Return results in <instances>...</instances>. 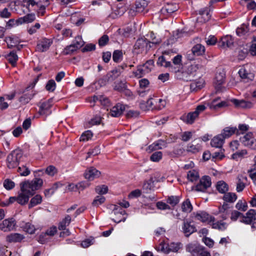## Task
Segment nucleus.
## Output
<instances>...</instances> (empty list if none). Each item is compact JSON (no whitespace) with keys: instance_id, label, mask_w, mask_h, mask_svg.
<instances>
[{"instance_id":"f257e3e1","label":"nucleus","mask_w":256,"mask_h":256,"mask_svg":"<svg viewBox=\"0 0 256 256\" xmlns=\"http://www.w3.org/2000/svg\"><path fill=\"white\" fill-rule=\"evenodd\" d=\"M22 4L29 10L36 11L38 16H43L48 2V0H22Z\"/></svg>"},{"instance_id":"f03ea898","label":"nucleus","mask_w":256,"mask_h":256,"mask_svg":"<svg viewBox=\"0 0 256 256\" xmlns=\"http://www.w3.org/2000/svg\"><path fill=\"white\" fill-rule=\"evenodd\" d=\"M22 156V153L20 150H16L12 151L7 157V166L9 168H16L18 166Z\"/></svg>"},{"instance_id":"7ed1b4c3","label":"nucleus","mask_w":256,"mask_h":256,"mask_svg":"<svg viewBox=\"0 0 256 256\" xmlns=\"http://www.w3.org/2000/svg\"><path fill=\"white\" fill-rule=\"evenodd\" d=\"M238 74L241 78L248 80H252L254 78L252 66L251 64H246L238 70Z\"/></svg>"},{"instance_id":"20e7f679","label":"nucleus","mask_w":256,"mask_h":256,"mask_svg":"<svg viewBox=\"0 0 256 256\" xmlns=\"http://www.w3.org/2000/svg\"><path fill=\"white\" fill-rule=\"evenodd\" d=\"M211 180L208 176H202L199 183L195 186L192 188V190H195L196 192H204L208 188L211 186Z\"/></svg>"},{"instance_id":"39448f33","label":"nucleus","mask_w":256,"mask_h":256,"mask_svg":"<svg viewBox=\"0 0 256 256\" xmlns=\"http://www.w3.org/2000/svg\"><path fill=\"white\" fill-rule=\"evenodd\" d=\"M16 226V220L13 218H8L0 223V230L4 232H9L14 230Z\"/></svg>"},{"instance_id":"423d86ee","label":"nucleus","mask_w":256,"mask_h":256,"mask_svg":"<svg viewBox=\"0 0 256 256\" xmlns=\"http://www.w3.org/2000/svg\"><path fill=\"white\" fill-rule=\"evenodd\" d=\"M112 214L114 216L112 218V220L117 223L122 221L124 222L126 220V212L120 206H114V208L112 210Z\"/></svg>"},{"instance_id":"0eeeda50","label":"nucleus","mask_w":256,"mask_h":256,"mask_svg":"<svg viewBox=\"0 0 256 256\" xmlns=\"http://www.w3.org/2000/svg\"><path fill=\"white\" fill-rule=\"evenodd\" d=\"M242 144L246 146L256 150V139L251 132H248L240 138Z\"/></svg>"},{"instance_id":"6e6552de","label":"nucleus","mask_w":256,"mask_h":256,"mask_svg":"<svg viewBox=\"0 0 256 256\" xmlns=\"http://www.w3.org/2000/svg\"><path fill=\"white\" fill-rule=\"evenodd\" d=\"M100 175V172L94 167L88 168L84 173V178L88 181L94 180V179L98 178Z\"/></svg>"},{"instance_id":"1a4fd4ad","label":"nucleus","mask_w":256,"mask_h":256,"mask_svg":"<svg viewBox=\"0 0 256 256\" xmlns=\"http://www.w3.org/2000/svg\"><path fill=\"white\" fill-rule=\"evenodd\" d=\"M52 105L53 100L52 98L42 103L40 106L39 114L46 116L52 113L50 108Z\"/></svg>"},{"instance_id":"9d476101","label":"nucleus","mask_w":256,"mask_h":256,"mask_svg":"<svg viewBox=\"0 0 256 256\" xmlns=\"http://www.w3.org/2000/svg\"><path fill=\"white\" fill-rule=\"evenodd\" d=\"M206 109L204 105H199L197 106L196 110L188 114L186 122L188 124H192L194 120L198 117V114Z\"/></svg>"},{"instance_id":"9b49d317","label":"nucleus","mask_w":256,"mask_h":256,"mask_svg":"<svg viewBox=\"0 0 256 256\" xmlns=\"http://www.w3.org/2000/svg\"><path fill=\"white\" fill-rule=\"evenodd\" d=\"M150 47H148V40L144 38H139L134 45V51L137 54L142 52H146Z\"/></svg>"},{"instance_id":"f8f14e48","label":"nucleus","mask_w":256,"mask_h":256,"mask_svg":"<svg viewBox=\"0 0 256 256\" xmlns=\"http://www.w3.org/2000/svg\"><path fill=\"white\" fill-rule=\"evenodd\" d=\"M194 218L196 220H200L203 222L211 223L214 218V217L210 216L208 214L204 212H200L196 213H194Z\"/></svg>"},{"instance_id":"ddd939ff","label":"nucleus","mask_w":256,"mask_h":256,"mask_svg":"<svg viewBox=\"0 0 256 256\" xmlns=\"http://www.w3.org/2000/svg\"><path fill=\"white\" fill-rule=\"evenodd\" d=\"M234 42V38L231 36L226 35L222 37L218 42V46L220 48L225 49L231 48Z\"/></svg>"},{"instance_id":"4468645a","label":"nucleus","mask_w":256,"mask_h":256,"mask_svg":"<svg viewBox=\"0 0 256 256\" xmlns=\"http://www.w3.org/2000/svg\"><path fill=\"white\" fill-rule=\"evenodd\" d=\"M52 44V40L43 38L38 42L36 48V50L40 52H46L49 49Z\"/></svg>"},{"instance_id":"2eb2a0df","label":"nucleus","mask_w":256,"mask_h":256,"mask_svg":"<svg viewBox=\"0 0 256 256\" xmlns=\"http://www.w3.org/2000/svg\"><path fill=\"white\" fill-rule=\"evenodd\" d=\"M158 102L159 103L163 102L162 106L164 107V101L162 99H158V100H154L155 103H157ZM154 102L153 101V99L152 98H149L146 102H142L140 104V108L142 110H152L154 108Z\"/></svg>"},{"instance_id":"dca6fc26","label":"nucleus","mask_w":256,"mask_h":256,"mask_svg":"<svg viewBox=\"0 0 256 256\" xmlns=\"http://www.w3.org/2000/svg\"><path fill=\"white\" fill-rule=\"evenodd\" d=\"M226 74L223 70H218L216 72L214 84L218 88L221 85H222L225 80Z\"/></svg>"},{"instance_id":"f3484780","label":"nucleus","mask_w":256,"mask_h":256,"mask_svg":"<svg viewBox=\"0 0 256 256\" xmlns=\"http://www.w3.org/2000/svg\"><path fill=\"white\" fill-rule=\"evenodd\" d=\"M256 212L255 210L250 209L246 214V216H242V218L240 221L246 224H250L256 220Z\"/></svg>"},{"instance_id":"a211bd4d","label":"nucleus","mask_w":256,"mask_h":256,"mask_svg":"<svg viewBox=\"0 0 256 256\" xmlns=\"http://www.w3.org/2000/svg\"><path fill=\"white\" fill-rule=\"evenodd\" d=\"M200 140H195L189 144L186 147V150L188 152L192 153H196L200 152L202 149V146L200 142H201Z\"/></svg>"},{"instance_id":"6ab92c4d","label":"nucleus","mask_w":256,"mask_h":256,"mask_svg":"<svg viewBox=\"0 0 256 256\" xmlns=\"http://www.w3.org/2000/svg\"><path fill=\"white\" fill-rule=\"evenodd\" d=\"M200 16L198 18V20L201 22H205L208 21L210 18V9L209 8H205L199 11Z\"/></svg>"},{"instance_id":"aec40b11","label":"nucleus","mask_w":256,"mask_h":256,"mask_svg":"<svg viewBox=\"0 0 256 256\" xmlns=\"http://www.w3.org/2000/svg\"><path fill=\"white\" fill-rule=\"evenodd\" d=\"M232 102L236 106L239 108H250L253 106L252 103L250 102L245 101L244 100L232 99Z\"/></svg>"},{"instance_id":"412c9836","label":"nucleus","mask_w":256,"mask_h":256,"mask_svg":"<svg viewBox=\"0 0 256 256\" xmlns=\"http://www.w3.org/2000/svg\"><path fill=\"white\" fill-rule=\"evenodd\" d=\"M31 184L30 181H25L20 184V190L26 192V194L29 195L30 196H32L35 190L31 186Z\"/></svg>"},{"instance_id":"4be33fe9","label":"nucleus","mask_w":256,"mask_h":256,"mask_svg":"<svg viewBox=\"0 0 256 256\" xmlns=\"http://www.w3.org/2000/svg\"><path fill=\"white\" fill-rule=\"evenodd\" d=\"M125 110V106L122 104H118L114 106L110 112V114L114 117L120 116Z\"/></svg>"},{"instance_id":"5701e85b","label":"nucleus","mask_w":256,"mask_h":256,"mask_svg":"<svg viewBox=\"0 0 256 256\" xmlns=\"http://www.w3.org/2000/svg\"><path fill=\"white\" fill-rule=\"evenodd\" d=\"M224 142V139L220 134L214 136L211 140L210 144L212 147L221 148Z\"/></svg>"},{"instance_id":"b1692460","label":"nucleus","mask_w":256,"mask_h":256,"mask_svg":"<svg viewBox=\"0 0 256 256\" xmlns=\"http://www.w3.org/2000/svg\"><path fill=\"white\" fill-rule=\"evenodd\" d=\"M24 236L18 233H14L8 235L6 236V240L8 242H20L24 238Z\"/></svg>"},{"instance_id":"393cba45","label":"nucleus","mask_w":256,"mask_h":256,"mask_svg":"<svg viewBox=\"0 0 256 256\" xmlns=\"http://www.w3.org/2000/svg\"><path fill=\"white\" fill-rule=\"evenodd\" d=\"M166 146V143L162 140H159L151 145H150L148 149L149 152L153 150L164 148Z\"/></svg>"},{"instance_id":"a878e982","label":"nucleus","mask_w":256,"mask_h":256,"mask_svg":"<svg viewBox=\"0 0 256 256\" xmlns=\"http://www.w3.org/2000/svg\"><path fill=\"white\" fill-rule=\"evenodd\" d=\"M57 232V228L56 226H52L48 228L44 234H40L38 242L41 244L45 242V240L43 239L44 236H54Z\"/></svg>"},{"instance_id":"bb28decb","label":"nucleus","mask_w":256,"mask_h":256,"mask_svg":"<svg viewBox=\"0 0 256 256\" xmlns=\"http://www.w3.org/2000/svg\"><path fill=\"white\" fill-rule=\"evenodd\" d=\"M109 78L110 76L108 75L100 78L92 86V88L95 90H98L100 87L105 86L106 84V82L109 80Z\"/></svg>"},{"instance_id":"cd10ccee","label":"nucleus","mask_w":256,"mask_h":256,"mask_svg":"<svg viewBox=\"0 0 256 256\" xmlns=\"http://www.w3.org/2000/svg\"><path fill=\"white\" fill-rule=\"evenodd\" d=\"M236 34L240 36H246L249 33L248 24H243L238 28L236 30Z\"/></svg>"},{"instance_id":"c85d7f7f","label":"nucleus","mask_w":256,"mask_h":256,"mask_svg":"<svg viewBox=\"0 0 256 256\" xmlns=\"http://www.w3.org/2000/svg\"><path fill=\"white\" fill-rule=\"evenodd\" d=\"M102 118L100 116L96 115L91 120L85 122L84 126L86 128H90L93 126L99 124L101 122Z\"/></svg>"},{"instance_id":"c756f323","label":"nucleus","mask_w":256,"mask_h":256,"mask_svg":"<svg viewBox=\"0 0 256 256\" xmlns=\"http://www.w3.org/2000/svg\"><path fill=\"white\" fill-rule=\"evenodd\" d=\"M30 197V196L29 195L20 190V192L17 196L18 203L21 205H24L28 202Z\"/></svg>"},{"instance_id":"7c9ffc66","label":"nucleus","mask_w":256,"mask_h":256,"mask_svg":"<svg viewBox=\"0 0 256 256\" xmlns=\"http://www.w3.org/2000/svg\"><path fill=\"white\" fill-rule=\"evenodd\" d=\"M62 186H63V184L60 182L54 183L51 188L44 190V194L45 196L46 197L51 196L58 188L62 187Z\"/></svg>"},{"instance_id":"2f4dec72","label":"nucleus","mask_w":256,"mask_h":256,"mask_svg":"<svg viewBox=\"0 0 256 256\" xmlns=\"http://www.w3.org/2000/svg\"><path fill=\"white\" fill-rule=\"evenodd\" d=\"M230 212V207L226 204H224L223 205L218 208V213L222 214V218L224 220L226 219Z\"/></svg>"},{"instance_id":"473e14b6","label":"nucleus","mask_w":256,"mask_h":256,"mask_svg":"<svg viewBox=\"0 0 256 256\" xmlns=\"http://www.w3.org/2000/svg\"><path fill=\"white\" fill-rule=\"evenodd\" d=\"M192 52L194 56H202L205 52V48L201 44H196L192 48Z\"/></svg>"},{"instance_id":"72a5a7b5","label":"nucleus","mask_w":256,"mask_h":256,"mask_svg":"<svg viewBox=\"0 0 256 256\" xmlns=\"http://www.w3.org/2000/svg\"><path fill=\"white\" fill-rule=\"evenodd\" d=\"M183 232L186 236H188L190 234L196 231L195 227L191 225L188 222H184L182 226Z\"/></svg>"},{"instance_id":"f704fd0d","label":"nucleus","mask_w":256,"mask_h":256,"mask_svg":"<svg viewBox=\"0 0 256 256\" xmlns=\"http://www.w3.org/2000/svg\"><path fill=\"white\" fill-rule=\"evenodd\" d=\"M246 180V177L242 176H239L237 178V184H236V191L238 192H241L243 190L246 186L244 181Z\"/></svg>"},{"instance_id":"c9c22d12","label":"nucleus","mask_w":256,"mask_h":256,"mask_svg":"<svg viewBox=\"0 0 256 256\" xmlns=\"http://www.w3.org/2000/svg\"><path fill=\"white\" fill-rule=\"evenodd\" d=\"M236 130V128L234 127H226L223 130L220 134L225 140L234 134Z\"/></svg>"},{"instance_id":"e433bc0d","label":"nucleus","mask_w":256,"mask_h":256,"mask_svg":"<svg viewBox=\"0 0 256 256\" xmlns=\"http://www.w3.org/2000/svg\"><path fill=\"white\" fill-rule=\"evenodd\" d=\"M6 42L9 48H12L16 46L20 42V40L18 38L14 36H8L6 38Z\"/></svg>"},{"instance_id":"4c0bfd02","label":"nucleus","mask_w":256,"mask_h":256,"mask_svg":"<svg viewBox=\"0 0 256 256\" xmlns=\"http://www.w3.org/2000/svg\"><path fill=\"white\" fill-rule=\"evenodd\" d=\"M36 19L35 14H26L22 18L18 19L17 20V22L20 24H22L23 23H29L32 22L34 21Z\"/></svg>"},{"instance_id":"58836bf2","label":"nucleus","mask_w":256,"mask_h":256,"mask_svg":"<svg viewBox=\"0 0 256 256\" xmlns=\"http://www.w3.org/2000/svg\"><path fill=\"white\" fill-rule=\"evenodd\" d=\"M220 98H218L212 100L210 104V108L211 109H216L217 108H222L226 106V102L222 101L218 102Z\"/></svg>"},{"instance_id":"ea45409f","label":"nucleus","mask_w":256,"mask_h":256,"mask_svg":"<svg viewBox=\"0 0 256 256\" xmlns=\"http://www.w3.org/2000/svg\"><path fill=\"white\" fill-rule=\"evenodd\" d=\"M7 60L13 66H15L18 60V56L16 52L12 51L10 52L6 56Z\"/></svg>"},{"instance_id":"a19ab883","label":"nucleus","mask_w":256,"mask_h":256,"mask_svg":"<svg viewBox=\"0 0 256 256\" xmlns=\"http://www.w3.org/2000/svg\"><path fill=\"white\" fill-rule=\"evenodd\" d=\"M216 189L220 193L224 194L228 190V186L226 182L222 180L219 181L216 184Z\"/></svg>"},{"instance_id":"79ce46f5","label":"nucleus","mask_w":256,"mask_h":256,"mask_svg":"<svg viewBox=\"0 0 256 256\" xmlns=\"http://www.w3.org/2000/svg\"><path fill=\"white\" fill-rule=\"evenodd\" d=\"M31 184V186L36 191V190L40 188L43 184V180L40 178H35L32 181H30Z\"/></svg>"},{"instance_id":"37998d69","label":"nucleus","mask_w":256,"mask_h":256,"mask_svg":"<svg viewBox=\"0 0 256 256\" xmlns=\"http://www.w3.org/2000/svg\"><path fill=\"white\" fill-rule=\"evenodd\" d=\"M42 202V196L39 194H36L30 200V202L28 204V208H32L40 204Z\"/></svg>"},{"instance_id":"c03bdc74","label":"nucleus","mask_w":256,"mask_h":256,"mask_svg":"<svg viewBox=\"0 0 256 256\" xmlns=\"http://www.w3.org/2000/svg\"><path fill=\"white\" fill-rule=\"evenodd\" d=\"M199 176L198 172L194 170L188 171L187 174V178L191 182L198 180Z\"/></svg>"},{"instance_id":"a18cd8bd","label":"nucleus","mask_w":256,"mask_h":256,"mask_svg":"<svg viewBox=\"0 0 256 256\" xmlns=\"http://www.w3.org/2000/svg\"><path fill=\"white\" fill-rule=\"evenodd\" d=\"M181 208L184 212H190L192 210V206L188 200L184 201L182 204Z\"/></svg>"},{"instance_id":"49530a36","label":"nucleus","mask_w":256,"mask_h":256,"mask_svg":"<svg viewBox=\"0 0 256 256\" xmlns=\"http://www.w3.org/2000/svg\"><path fill=\"white\" fill-rule=\"evenodd\" d=\"M212 228L218 229L220 230H224L227 227L226 223L222 222V221H218L216 222H214V220L212 222Z\"/></svg>"},{"instance_id":"de8ad7c7","label":"nucleus","mask_w":256,"mask_h":256,"mask_svg":"<svg viewBox=\"0 0 256 256\" xmlns=\"http://www.w3.org/2000/svg\"><path fill=\"white\" fill-rule=\"evenodd\" d=\"M108 186L104 184L98 185L96 186L95 192L98 194H105L108 193Z\"/></svg>"},{"instance_id":"09e8293b","label":"nucleus","mask_w":256,"mask_h":256,"mask_svg":"<svg viewBox=\"0 0 256 256\" xmlns=\"http://www.w3.org/2000/svg\"><path fill=\"white\" fill-rule=\"evenodd\" d=\"M223 199L226 202H234L237 199V196L234 193L228 192L224 196Z\"/></svg>"},{"instance_id":"8fccbe9b","label":"nucleus","mask_w":256,"mask_h":256,"mask_svg":"<svg viewBox=\"0 0 256 256\" xmlns=\"http://www.w3.org/2000/svg\"><path fill=\"white\" fill-rule=\"evenodd\" d=\"M178 7L176 4H168L162 10V11L163 13L166 12L167 13L170 14L176 11Z\"/></svg>"},{"instance_id":"3c124183","label":"nucleus","mask_w":256,"mask_h":256,"mask_svg":"<svg viewBox=\"0 0 256 256\" xmlns=\"http://www.w3.org/2000/svg\"><path fill=\"white\" fill-rule=\"evenodd\" d=\"M71 221V218L69 216H66L65 218L60 222L58 229L60 230H64L69 225Z\"/></svg>"},{"instance_id":"603ef678","label":"nucleus","mask_w":256,"mask_h":256,"mask_svg":"<svg viewBox=\"0 0 256 256\" xmlns=\"http://www.w3.org/2000/svg\"><path fill=\"white\" fill-rule=\"evenodd\" d=\"M168 246V250L170 252H178L182 248V245L180 242H172Z\"/></svg>"},{"instance_id":"864d4df0","label":"nucleus","mask_w":256,"mask_h":256,"mask_svg":"<svg viewBox=\"0 0 256 256\" xmlns=\"http://www.w3.org/2000/svg\"><path fill=\"white\" fill-rule=\"evenodd\" d=\"M204 84V81L202 80H200L198 81L192 82L190 84V88L192 90H198L202 88Z\"/></svg>"},{"instance_id":"5fc2aeb1","label":"nucleus","mask_w":256,"mask_h":256,"mask_svg":"<svg viewBox=\"0 0 256 256\" xmlns=\"http://www.w3.org/2000/svg\"><path fill=\"white\" fill-rule=\"evenodd\" d=\"M186 250L192 254L196 253L199 250L198 245V244H190L187 246Z\"/></svg>"},{"instance_id":"6e6d98bb","label":"nucleus","mask_w":256,"mask_h":256,"mask_svg":"<svg viewBox=\"0 0 256 256\" xmlns=\"http://www.w3.org/2000/svg\"><path fill=\"white\" fill-rule=\"evenodd\" d=\"M106 200L104 196H96L92 202V205L94 206H98L104 204Z\"/></svg>"},{"instance_id":"4d7b16f0","label":"nucleus","mask_w":256,"mask_h":256,"mask_svg":"<svg viewBox=\"0 0 256 256\" xmlns=\"http://www.w3.org/2000/svg\"><path fill=\"white\" fill-rule=\"evenodd\" d=\"M157 64L160 66H164L165 68L170 67V62L166 61L164 56H161L158 58Z\"/></svg>"},{"instance_id":"13d9d810","label":"nucleus","mask_w":256,"mask_h":256,"mask_svg":"<svg viewBox=\"0 0 256 256\" xmlns=\"http://www.w3.org/2000/svg\"><path fill=\"white\" fill-rule=\"evenodd\" d=\"M18 172L20 173V176H27L30 174V170L26 166L22 165L18 167Z\"/></svg>"},{"instance_id":"bf43d9fd","label":"nucleus","mask_w":256,"mask_h":256,"mask_svg":"<svg viewBox=\"0 0 256 256\" xmlns=\"http://www.w3.org/2000/svg\"><path fill=\"white\" fill-rule=\"evenodd\" d=\"M146 5V2L144 0L136 2V11L138 12H142Z\"/></svg>"},{"instance_id":"052dcab7","label":"nucleus","mask_w":256,"mask_h":256,"mask_svg":"<svg viewBox=\"0 0 256 256\" xmlns=\"http://www.w3.org/2000/svg\"><path fill=\"white\" fill-rule=\"evenodd\" d=\"M92 132L90 130H88L81 134V141H88L92 138Z\"/></svg>"},{"instance_id":"680f3d73","label":"nucleus","mask_w":256,"mask_h":256,"mask_svg":"<svg viewBox=\"0 0 256 256\" xmlns=\"http://www.w3.org/2000/svg\"><path fill=\"white\" fill-rule=\"evenodd\" d=\"M203 67V66L202 64L194 63L188 66V70L189 72L192 74L194 72H196L198 70L202 69Z\"/></svg>"},{"instance_id":"e2e57ef3","label":"nucleus","mask_w":256,"mask_h":256,"mask_svg":"<svg viewBox=\"0 0 256 256\" xmlns=\"http://www.w3.org/2000/svg\"><path fill=\"white\" fill-rule=\"evenodd\" d=\"M162 152H156L153 153L150 156V160L154 162H159L162 158Z\"/></svg>"},{"instance_id":"0e129e2a","label":"nucleus","mask_w":256,"mask_h":256,"mask_svg":"<svg viewBox=\"0 0 256 256\" xmlns=\"http://www.w3.org/2000/svg\"><path fill=\"white\" fill-rule=\"evenodd\" d=\"M79 44L78 43L76 45V44H71L68 46H67L64 50V52L66 54H69L73 53L78 48V45Z\"/></svg>"},{"instance_id":"69168bd1","label":"nucleus","mask_w":256,"mask_h":256,"mask_svg":"<svg viewBox=\"0 0 256 256\" xmlns=\"http://www.w3.org/2000/svg\"><path fill=\"white\" fill-rule=\"evenodd\" d=\"M122 57V51L120 50H115L112 55V58L114 62H120Z\"/></svg>"},{"instance_id":"338daca9","label":"nucleus","mask_w":256,"mask_h":256,"mask_svg":"<svg viewBox=\"0 0 256 256\" xmlns=\"http://www.w3.org/2000/svg\"><path fill=\"white\" fill-rule=\"evenodd\" d=\"M154 62L152 60L147 61L142 66L146 70L145 72H149L153 68Z\"/></svg>"},{"instance_id":"774afa93","label":"nucleus","mask_w":256,"mask_h":256,"mask_svg":"<svg viewBox=\"0 0 256 256\" xmlns=\"http://www.w3.org/2000/svg\"><path fill=\"white\" fill-rule=\"evenodd\" d=\"M236 207L238 210L245 212L248 208V205L246 202L238 201L236 204Z\"/></svg>"}]
</instances>
